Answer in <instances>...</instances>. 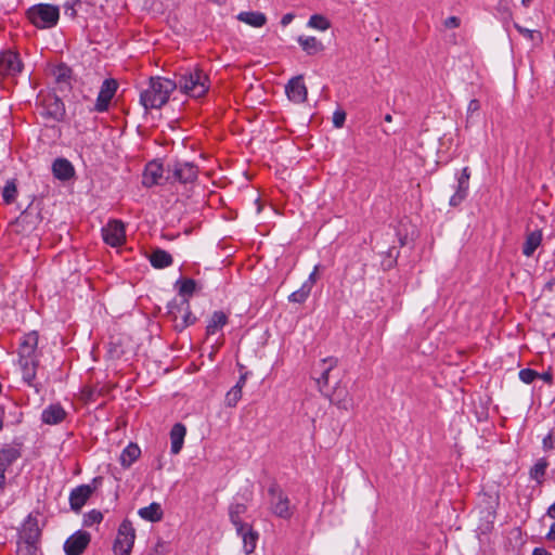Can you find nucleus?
I'll list each match as a JSON object with an SVG mask.
<instances>
[{"instance_id": "1", "label": "nucleus", "mask_w": 555, "mask_h": 555, "mask_svg": "<svg viewBox=\"0 0 555 555\" xmlns=\"http://www.w3.org/2000/svg\"><path fill=\"white\" fill-rule=\"evenodd\" d=\"M178 88L175 80L164 77H152L146 88L140 92V103L145 109L160 108L169 100L170 94Z\"/></svg>"}, {"instance_id": "2", "label": "nucleus", "mask_w": 555, "mask_h": 555, "mask_svg": "<svg viewBox=\"0 0 555 555\" xmlns=\"http://www.w3.org/2000/svg\"><path fill=\"white\" fill-rule=\"evenodd\" d=\"M38 334L33 331L25 334L20 343L17 349L18 365L22 371L23 379L31 385L37 372L38 366Z\"/></svg>"}, {"instance_id": "3", "label": "nucleus", "mask_w": 555, "mask_h": 555, "mask_svg": "<svg viewBox=\"0 0 555 555\" xmlns=\"http://www.w3.org/2000/svg\"><path fill=\"white\" fill-rule=\"evenodd\" d=\"M176 82L181 92L193 98L205 95L209 89L207 75L197 68L180 74Z\"/></svg>"}, {"instance_id": "4", "label": "nucleus", "mask_w": 555, "mask_h": 555, "mask_svg": "<svg viewBox=\"0 0 555 555\" xmlns=\"http://www.w3.org/2000/svg\"><path fill=\"white\" fill-rule=\"evenodd\" d=\"M28 17L36 27L50 28L56 25L60 10L56 5L40 3L28 10Z\"/></svg>"}, {"instance_id": "5", "label": "nucleus", "mask_w": 555, "mask_h": 555, "mask_svg": "<svg viewBox=\"0 0 555 555\" xmlns=\"http://www.w3.org/2000/svg\"><path fill=\"white\" fill-rule=\"evenodd\" d=\"M135 541V529L132 522L125 519L118 527L114 541V555H130Z\"/></svg>"}, {"instance_id": "6", "label": "nucleus", "mask_w": 555, "mask_h": 555, "mask_svg": "<svg viewBox=\"0 0 555 555\" xmlns=\"http://www.w3.org/2000/svg\"><path fill=\"white\" fill-rule=\"evenodd\" d=\"M91 541V535L87 531L78 530L73 533L64 543L66 555H81Z\"/></svg>"}, {"instance_id": "7", "label": "nucleus", "mask_w": 555, "mask_h": 555, "mask_svg": "<svg viewBox=\"0 0 555 555\" xmlns=\"http://www.w3.org/2000/svg\"><path fill=\"white\" fill-rule=\"evenodd\" d=\"M102 236L104 242L113 247L122 245L126 237L124 223L119 220L109 221L102 229Z\"/></svg>"}, {"instance_id": "8", "label": "nucleus", "mask_w": 555, "mask_h": 555, "mask_svg": "<svg viewBox=\"0 0 555 555\" xmlns=\"http://www.w3.org/2000/svg\"><path fill=\"white\" fill-rule=\"evenodd\" d=\"M285 93L293 103H304L307 100L308 91L302 76L292 78L285 86Z\"/></svg>"}, {"instance_id": "9", "label": "nucleus", "mask_w": 555, "mask_h": 555, "mask_svg": "<svg viewBox=\"0 0 555 555\" xmlns=\"http://www.w3.org/2000/svg\"><path fill=\"white\" fill-rule=\"evenodd\" d=\"M22 62L17 53L5 51L0 54V75L15 76L22 70Z\"/></svg>"}, {"instance_id": "10", "label": "nucleus", "mask_w": 555, "mask_h": 555, "mask_svg": "<svg viewBox=\"0 0 555 555\" xmlns=\"http://www.w3.org/2000/svg\"><path fill=\"white\" fill-rule=\"evenodd\" d=\"M117 90V82L114 79H105L100 88L95 111L105 112Z\"/></svg>"}, {"instance_id": "11", "label": "nucleus", "mask_w": 555, "mask_h": 555, "mask_svg": "<svg viewBox=\"0 0 555 555\" xmlns=\"http://www.w3.org/2000/svg\"><path fill=\"white\" fill-rule=\"evenodd\" d=\"M40 535V528L37 517L29 515L22 525L21 537L26 542V546H33Z\"/></svg>"}, {"instance_id": "12", "label": "nucleus", "mask_w": 555, "mask_h": 555, "mask_svg": "<svg viewBox=\"0 0 555 555\" xmlns=\"http://www.w3.org/2000/svg\"><path fill=\"white\" fill-rule=\"evenodd\" d=\"M21 456L15 448H5L0 450V490L5 486L7 469Z\"/></svg>"}, {"instance_id": "13", "label": "nucleus", "mask_w": 555, "mask_h": 555, "mask_svg": "<svg viewBox=\"0 0 555 555\" xmlns=\"http://www.w3.org/2000/svg\"><path fill=\"white\" fill-rule=\"evenodd\" d=\"M93 492V488L89 485H81L72 490L69 494L70 508L79 512Z\"/></svg>"}, {"instance_id": "14", "label": "nucleus", "mask_w": 555, "mask_h": 555, "mask_svg": "<svg viewBox=\"0 0 555 555\" xmlns=\"http://www.w3.org/2000/svg\"><path fill=\"white\" fill-rule=\"evenodd\" d=\"M163 166L157 162H151L146 165L143 173V184L145 186H153L158 184L163 178Z\"/></svg>"}, {"instance_id": "15", "label": "nucleus", "mask_w": 555, "mask_h": 555, "mask_svg": "<svg viewBox=\"0 0 555 555\" xmlns=\"http://www.w3.org/2000/svg\"><path fill=\"white\" fill-rule=\"evenodd\" d=\"M173 176L181 182H192L197 177V168L191 163H177L173 167Z\"/></svg>"}, {"instance_id": "16", "label": "nucleus", "mask_w": 555, "mask_h": 555, "mask_svg": "<svg viewBox=\"0 0 555 555\" xmlns=\"http://www.w3.org/2000/svg\"><path fill=\"white\" fill-rule=\"evenodd\" d=\"M130 345L131 341L126 336L113 337L108 347V353L111 358L119 359L126 356L130 351L128 350Z\"/></svg>"}, {"instance_id": "17", "label": "nucleus", "mask_w": 555, "mask_h": 555, "mask_svg": "<svg viewBox=\"0 0 555 555\" xmlns=\"http://www.w3.org/2000/svg\"><path fill=\"white\" fill-rule=\"evenodd\" d=\"M186 435V428L183 424L177 423L172 426L170 430V451L172 454H178L184 442V438Z\"/></svg>"}, {"instance_id": "18", "label": "nucleus", "mask_w": 555, "mask_h": 555, "mask_svg": "<svg viewBox=\"0 0 555 555\" xmlns=\"http://www.w3.org/2000/svg\"><path fill=\"white\" fill-rule=\"evenodd\" d=\"M65 416L66 412L60 404H51L42 411L41 420L44 424L56 425L61 423Z\"/></svg>"}, {"instance_id": "19", "label": "nucleus", "mask_w": 555, "mask_h": 555, "mask_svg": "<svg viewBox=\"0 0 555 555\" xmlns=\"http://www.w3.org/2000/svg\"><path fill=\"white\" fill-rule=\"evenodd\" d=\"M52 172L56 179L66 181L74 176L75 170L70 162L65 158H57L52 164Z\"/></svg>"}, {"instance_id": "20", "label": "nucleus", "mask_w": 555, "mask_h": 555, "mask_svg": "<svg viewBox=\"0 0 555 555\" xmlns=\"http://www.w3.org/2000/svg\"><path fill=\"white\" fill-rule=\"evenodd\" d=\"M243 540L244 552L246 555L251 554L257 544L258 533L250 526L246 525L242 530H236Z\"/></svg>"}, {"instance_id": "21", "label": "nucleus", "mask_w": 555, "mask_h": 555, "mask_svg": "<svg viewBox=\"0 0 555 555\" xmlns=\"http://www.w3.org/2000/svg\"><path fill=\"white\" fill-rule=\"evenodd\" d=\"M543 238V234L541 230H534L527 234L522 254L526 257H531L538 247L541 245Z\"/></svg>"}, {"instance_id": "22", "label": "nucleus", "mask_w": 555, "mask_h": 555, "mask_svg": "<svg viewBox=\"0 0 555 555\" xmlns=\"http://www.w3.org/2000/svg\"><path fill=\"white\" fill-rule=\"evenodd\" d=\"M297 41L308 55H314L324 50L323 43L313 36H299Z\"/></svg>"}, {"instance_id": "23", "label": "nucleus", "mask_w": 555, "mask_h": 555, "mask_svg": "<svg viewBox=\"0 0 555 555\" xmlns=\"http://www.w3.org/2000/svg\"><path fill=\"white\" fill-rule=\"evenodd\" d=\"M272 509L275 515L283 518H287L292 515L289 501L282 493L273 494Z\"/></svg>"}, {"instance_id": "24", "label": "nucleus", "mask_w": 555, "mask_h": 555, "mask_svg": "<svg viewBox=\"0 0 555 555\" xmlns=\"http://www.w3.org/2000/svg\"><path fill=\"white\" fill-rule=\"evenodd\" d=\"M237 20L255 28L262 27L267 23V17L263 13L254 11L238 13Z\"/></svg>"}, {"instance_id": "25", "label": "nucleus", "mask_w": 555, "mask_h": 555, "mask_svg": "<svg viewBox=\"0 0 555 555\" xmlns=\"http://www.w3.org/2000/svg\"><path fill=\"white\" fill-rule=\"evenodd\" d=\"M141 455V449L135 443L128 444L119 456L124 468H129Z\"/></svg>"}, {"instance_id": "26", "label": "nucleus", "mask_w": 555, "mask_h": 555, "mask_svg": "<svg viewBox=\"0 0 555 555\" xmlns=\"http://www.w3.org/2000/svg\"><path fill=\"white\" fill-rule=\"evenodd\" d=\"M138 515L144 520L156 522L163 518V509L159 503L153 502L149 506L140 508Z\"/></svg>"}, {"instance_id": "27", "label": "nucleus", "mask_w": 555, "mask_h": 555, "mask_svg": "<svg viewBox=\"0 0 555 555\" xmlns=\"http://www.w3.org/2000/svg\"><path fill=\"white\" fill-rule=\"evenodd\" d=\"M331 402L344 411H349L353 408V400L345 389L335 390L331 397Z\"/></svg>"}, {"instance_id": "28", "label": "nucleus", "mask_w": 555, "mask_h": 555, "mask_svg": "<svg viewBox=\"0 0 555 555\" xmlns=\"http://www.w3.org/2000/svg\"><path fill=\"white\" fill-rule=\"evenodd\" d=\"M150 261L154 268L163 269L172 263V257L166 250L157 249L151 254Z\"/></svg>"}, {"instance_id": "29", "label": "nucleus", "mask_w": 555, "mask_h": 555, "mask_svg": "<svg viewBox=\"0 0 555 555\" xmlns=\"http://www.w3.org/2000/svg\"><path fill=\"white\" fill-rule=\"evenodd\" d=\"M176 288L183 301L188 300V297L193 295L196 289V282L192 279H181L176 282Z\"/></svg>"}, {"instance_id": "30", "label": "nucleus", "mask_w": 555, "mask_h": 555, "mask_svg": "<svg viewBox=\"0 0 555 555\" xmlns=\"http://www.w3.org/2000/svg\"><path fill=\"white\" fill-rule=\"evenodd\" d=\"M246 512V506L244 504L235 503L232 504L230 507V518L232 524L235 526L236 530H242L244 526L247 524H244L241 519V515Z\"/></svg>"}, {"instance_id": "31", "label": "nucleus", "mask_w": 555, "mask_h": 555, "mask_svg": "<svg viewBox=\"0 0 555 555\" xmlns=\"http://www.w3.org/2000/svg\"><path fill=\"white\" fill-rule=\"evenodd\" d=\"M307 26L315 30L325 31L331 27V22L324 15L313 14L310 16Z\"/></svg>"}, {"instance_id": "32", "label": "nucleus", "mask_w": 555, "mask_h": 555, "mask_svg": "<svg viewBox=\"0 0 555 555\" xmlns=\"http://www.w3.org/2000/svg\"><path fill=\"white\" fill-rule=\"evenodd\" d=\"M228 323L227 314H212L207 323V333L209 335L216 334Z\"/></svg>"}, {"instance_id": "33", "label": "nucleus", "mask_w": 555, "mask_h": 555, "mask_svg": "<svg viewBox=\"0 0 555 555\" xmlns=\"http://www.w3.org/2000/svg\"><path fill=\"white\" fill-rule=\"evenodd\" d=\"M322 363L324 365V369H323L318 382H319V384L326 386L328 384L330 372L332 369H334L337 365V360L334 358H328V359L322 360Z\"/></svg>"}, {"instance_id": "34", "label": "nucleus", "mask_w": 555, "mask_h": 555, "mask_svg": "<svg viewBox=\"0 0 555 555\" xmlns=\"http://www.w3.org/2000/svg\"><path fill=\"white\" fill-rule=\"evenodd\" d=\"M17 189L15 182L13 180L8 181L2 191L3 202L7 205L12 204L15 201Z\"/></svg>"}, {"instance_id": "35", "label": "nucleus", "mask_w": 555, "mask_h": 555, "mask_svg": "<svg viewBox=\"0 0 555 555\" xmlns=\"http://www.w3.org/2000/svg\"><path fill=\"white\" fill-rule=\"evenodd\" d=\"M242 393L243 391H241L238 387H232L225 395V405L234 408L242 399Z\"/></svg>"}, {"instance_id": "36", "label": "nucleus", "mask_w": 555, "mask_h": 555, "mask_svg": "<svg viewBox=\"0 0 555 555\" xmlns=\"http://www.w3.org/2000/svg\"><path fill=\"white\" fill-rule=\"evenodd\" d=\"M546 467H547V462L544 459L539 460L534 464V466L531 468V472H530L531 478L537 481H541V479L543 478V476L545 474Z\"/></svg>"}, {"instance_id": "37", "label": "nucleus", "mask_w": 555, "mask_h": 555, "mask_svg": "<svg viewBox=\"0 0 555 555\" xmlns=\"http://www.w3.org/2000/svg\"><path fill=\"white\" fill-rule=\"evenodd\" d=\"M310 293H311V289H310L308 286H306V285H304V284H302V285H301V287H300L299 289H297V291L293 292V293L289 295L288 299H289V301H292V302H298V304H301V302H304V301L308 298V296L310 295Z\"/></svg>"}, {"instance_id": "38", "label": "nucleus", "mask_w": 555, "mask_h": 555, "mask_svg": "<svg viewBox=\"0 0 555 555\" xmlns=\"http://www.w3.org/2000/svg\"><path fill=\"white\" fill-rule=\"evenodd\" d=\"M103 519V515L100 511L92 509L88 512L83 517V524L85 526H93L95 524H100Z\"/></svg>"}, {"instance_id": "39", "label": "nucleus", "mask_w": 555, "mask_h": 555, "mask_svg": "<svg viewBox=\"0 0 555 555\" xmlns=\"http://www.w3.org/2000/svg\"><path fill=\"white\" fill-rule=\"evenodd\" d=\"M538 377V373L531 369H522L519 372V378L525 384L532 383Z\"/></svg>"}, {"instance_id": "40", "label": "nucleus", "mask_w": 555, "mask_h": 555, "mask_svg": "<svg viewBox=\"0 0 555 555\" xmlns=\"http://www.w3.org/2000/svg\"><path fill=\"white\" fill-rule=\"evenodd\" d=\"M469 177H470V173H469L468 168L467 167L463 168L461 176L457 178V188L461 189L462 191L463 190L467 191Z\"/></svg>"}, {"instance_id": "41", "label": "nucleus", "mask_w": 555, "mask_h": 555, "mask_svg": "<svg viewBox=\"0 0 555 555\" xmlns=\"http://www.w3.org/2000/svg\"><path fill=\"white\" fill-rule=\"evenodd\" d=\"M166 552V543L162 540H158L146 555H165Z\"/></svg>"}, {"instance_id": "42", "label": "nucleus", "mask_w": 555, "mask_h": 555, "mask_svg": "<svg viewBox=\"0 0 555 555\" xmlns=\"http://www.w3.org/2000/svg\"><path fill=\"white\" fill-rule=\"evenodd\" d=\"M346 120V114L344 111H336L333 114V125L336 128H341Z\"/></svg>"}, {"instance_id": "43", "label": "nucleus", "mask_w": 555, "mask_h": 555, "mask_svg": "<svg viewBox=\"0 0 555 555\" xmlns=\"http://www.w3.org/2000/svg\"><path fill=\"white\" fill-rule=\"evenodd\" d=\"M467 191L461 190L457 188L456 192L450 198V205L456 206L459 205L466 196Z\"/></svg>"}, {"instance_id": "44", "label": "nucleus", "mask_w": 555, "mask_h": 555, "mask_svg": "<svg viewBox=\"0 0 555 555\" xmlns=\"http://www.w3.org/2000/svg\"><path fill=\"white\" fill-rule=\"evenodd\" d=\"M516 29L524 36H526L530 40H534L535 38H540V34L535 30H530L527 28H524L519 25H515Z\"/></svg>"}, {"instance_id": "45", "label": "nucleus", "mask_w": 555, "mask_h": 555, "mask_svg": "<svg viewBox=\"0 0 555 555\" xmlns=\"http://www.w3.org/2000/svg\"><path fill=\"white\" fill-rule=\"evenodd\" d=\"M318 270H319V267L315 266L313 271L309 274L308 279L302 283L304 285L308 286L310 289H312L313 285L317 282Z\"/></svg>"}, {"instance_id": "46", "label": "nucleus", "mask_w": 555, "mask_h": 555, "mask_svg": "<svg viewBox=\"0 0 555 555\" xmlns=\"http://www.w3.org/2000/svg\"><path fill=\"white\" fill-rule=\"evenodd\" d=\"M172 323L176 330L182 331L186 327L185 319H180V314H173Z\"/></svg>"}, {"instance_id": "47", "label": "nucleus", "mask_w": 555, "mask_h": 555, "mask_svg": "<svg viewBox=\"0 0 555 555\" xmlns=\"http://www.w3.org/2000/svg\"><path fill=\"white\" fill-rule=\"evenodd\" d=\"M480 109V103L478 100L474 99V100H470L469 103H468V106H467V112L473 114V113H476Z\"/></svg>"}, {"instance_id": "48", "label": "nucleus", "mask_w": 555, "mask_h": 555, "mask_svg": "<svg viewBox=\"0 0 555 555\" xmlns=\"http://www.w3.org/2000/svg\"><path fill=\"white\" fill-rule=\"evenodd\" d=\"M294 18H295L294 13H286L281 18V25L285 27V26L289 25L294 21Z\"/></svg>"}, {"instance_id": "49", "label": "nucleus", "mask_w": 555, "mask_h": 555, "mask_svg": "<svg viewBox=\"0 0 555 555\" xmlns=\"http://www.w3.org/2000/svg\"><path fill=\"white\" fill-rule=\"evenodd\" d=\"M444 25L449 28H454L460 25V21L455 16H450L446 20Z\"/></svg>"}, {"instance_id": "50", "label": "nucleus", "mask_w": 555, "mask_h": 555, "mask_svg": "<svg viewBox=\"0 0 555 555\" xmlns=\"http://www.w3.org/2000/svg\"><path fill=\"white\" fill-rule=\"evenodd\" d=\"M69 69L66 66H60L57 68V79H64L68 76Z\"/></svg>"}, {"instance_id": "51", "label": "nucleus", "mask_w": 555, "mask_h": 555, "mask_svg": "<svg viewBox=\"0 0 555 555\" xmlns=\"http://www.w3.org/2000/svg\"><path fill=\"white\" fill-rule=\"evenodd\" d=\"M180 319H185L186 326H189V325H191V324L196 322L195 314H180Z\"/></svg>"}, {"instance_id": "52", "label": "nucleus", "mask_w": 555, "mask_h": 555, "mask_svg": "<svg viewBox=\"0 0 555 555\" xmlns=\"http://www.w3.org/2000/svg\"><path fill=\"white\" fill-rule=\"evenodd\" d=\"M538 377L541 378L546 384H551L553 375L551 372H544L543 374H538Z\"/></svg>"}, {"instance_id": "53", "label": "nucleus", "mask_w": 555, "mask_h": 555, "mask_svg": "<svg viewBox=\"0 0 555 555\" xmlns=\"http://www.w3.org/2000/svg\"><path fill=\"white\" fill-rule=\"evenodd\" d=\"M246 378H247L246 374H242L233 387H238L240 390L243 391V388L246 384Z\"/></svg>"}, {"instance_id": "54", "label": "nucleus", "mask_w": 555, "mask_h": 555, "mask_svg": "<svg viewBox=\"0 0 555 555\" xmlns=\"http://www.w3.org/2000/svg\"><path fill=\"white\" fill-rule=\"evenodd\" d=\"M18 555H35L33 546H25L23 548H18Z\"/></svg>"}, {"instance_id": "55", "label": "nucleus", "mask_w": 555, "mask_h": 555, "mask_svg": "<svg viewBox=\"0 0 555 555\" xmlns=\"http://www.w3.org/2000/svg\"><path fill=\"white\" fill-rule=\"evenodd\" d=\"M532 555H552L544 548H534Z\"/></svg>"}, {"instance_id": "56", "label": "nucleus", "mask_w": 555, "mask_h": 555, "mask_svg": "<svg viewBox=\"0 0 555 555\" xmlns=\"http://www.w3.org/2000/svg\"><path fill=\"white\" fill-rule=\"evenodd\" d=\"M547 538H548V540L555 541V522L551 526Z\"/></svg>"}, {"instance_id": "57", "label": "nucleus", "mask_w": 555, "mask_h": 555, "mask_svg": "<svg viewBox=\"0 0 555 555\" xmlns=\"http://www.w3.org/2000/svg\"><path fill=\"white\" fill-rule=\"evenodd\" d=\"M547 515L548 517L555 519V502L548 507Z\"/></svg>"}, {"instance_id": "58", "label": "nucleus", "mask_w": 555, "mask_h": 555, "mask_svg": "<svg viewBox=\"0 0 555 555\" xmlns=\"http://www.w3.org/2000/svg\"><path fill=\"white\" fill-rule=\"evenodd\" d=\"M551 440H552L551 435H548L546 438H544L543 444H544L545 448H551L552 447L551 446Z\"/></svg>"}, {"instance_id": "59", "label": "nucleus", "mask_w": 555, "mask_h": 555, "mask_svg": "<svg viewBox=\"0 0 555 555\" xmlns=\"http://www.w3.org/2000/svg\"><path fill=\"white\" fill-rule=\"evenodd\" d=\"M531 0H521L524 7L528 8L530 5Z\"/></svg>"}, {"instance_id": "60", "label": "nucleus", "mask_w": 555, "mask_h": 555, "mask_svg": "<svg viewBox=\"0 0 555 555\" xmlns=\"http://www.w3.org/2000/svg\"><path fill=\"white\" fill-rule=\"evenodd\" d=\"M392 120V116L390 114H387L385 116V121L390 122Z\"/></svg>"}]
</instances>
